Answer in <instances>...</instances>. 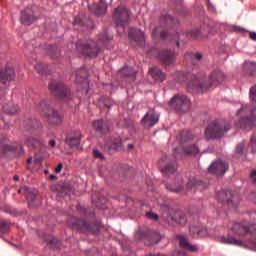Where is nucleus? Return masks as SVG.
I'll use <instances>...</instances> for the list:
<instances>
[{"label":"nucleus","mask_w":256,"mask_h":256,"mask_svg":"<svg viewBox=\"0 0 256 256\" xmlns=\"http://www.w3.org/2000/svg\"><path fill=\"white\" fill-rule=\"evenodd\" d=\"M85 93H89V91H88V90H86V91H85Z\"/></svg>","instance_id":"nucleus-64"},{"label":"nucleus","mask_w":256,"mask_h":256,"mask_svg":"<svg viewBox=\"0 0 256 256\" xmlns=\"http://www.w3.org/2000/svg\"><path fill=\"white\" fill-rule=\"evenodd\" d=\"M232 233H234L235 235H249V233H251L252 235H256V225L253 224H248L247 226V222H243V223H235L233 224L232 228Z\"/></svg>","instance_id":"nucleus-12"},{"label":"nucleus","mask_w":256,"mask_h":256,"mask_svg":"<svg viewBox=\"0 0 256 256\" xmlns=\"http://www.w3.org/2000/svg\"><path fill=\"white\" fill-rule=\"evenodd\" d=\"M237 117H239L240 127L245 131H251L253 127H256V109L253 110L249 105H242L237 111Z\"/></svg>","instance_id":"nucleus-4"},{"label":"nucleus","mask_w":256,"mask_h":256,"mask_svg":"<svg viewBox=\"0 0 256 256\" xmlns=\"http://www.w3.org/2000/svg\"><path fill=\"white\" fill-rule=\"evenodd\" d=\"M113 21L117 27H125L131 21V14L125 6H119L113 14Z\"/></svg>","instance_id":"nucleus-8"},{"label":"nucleus","mask_w":256,"mask_h":256,"mask_svg":"<svg viewBox=\"0 0 256 256\" xmlns=\"http://www.w3.org/2000/svg\"><path fill=\"white\" fill-rule=\"evenodd\" d=\"M216 198L218 199V201L226 203V205H228L230 209H233V207H237V205H239V199L237 198V196L233 195V192L229 190L216 191Z\"/></svg>","instance_id":"nucleus-11"},{"label":"nucleus","mask_w":256,"mask_h":256,"mask_svg":"<svg viewBox=\"0 0 256 256\" xmlns=\"http://www.w3.org/2000/svg\"><path fill=\"white\" fill-rule=\"evenodd\" d=\"M160 23H163V27H168L173 25V17L170 15L161 16Z\"/></svg>","instance_id":"nucleus-32"},{"label":"nucleus","mask_w":256,"mask_h":256,"mask_svg":"<svg viewBox=\"0 0 256 256\" xmlns=\"http://www.w3.org/2000/svg\"><path fill=\"white\" fill-rule=\"evenodd\" d=\"M38 111L40 115L49 123L50 125H57L63 122V115L58 114L57 111L51 109V105L46 100H42L39 103Z\"/></svg>","instance_id":"nucleus-5"},{"label":"nucleus","mask_w":256,"mask_h":256,"mask_svg":"<svg viewBox=\"0 0 256 256\" xmlns=\"http://www.w3.org/2000/svg\"><path fill=\"white\" fill-rule=\"evenodd\" d=\"M228 170H229V163L221 159L216 160L208 167L209 173H212V175H218V176H221L224 173H227Z\"/></svg>","instance_id":"nucleus-13"},{"label":"nucleus","mask_w":256,"mask_h":256,"mask_svg":"<svg viewBox=\"0 0 256 256\" xmlns=\"http://www.w3.org/2000/svg\"><path fill=\"white\" fill-rule=\"evenodd\" d=\"M190 233L193 235V237L199 235L200 233H203V230L197 228V227H191Z\"/></svg>","instance_id":"nucleus-36"},{"label":"nucleus","mask_w":256,"mask_h":256,"mask_svg":"<svg viewBox=\"0 0 256 256\" xmlns=\"http://www.w3.org/2000/svg\"><path fill=\"white\" fill-rule=\"evenodd\" d=\"M49 90L53 95H56V97H60V99L71 97V91L65 87V84L56 80L50 81Z\"/></svg>","instance_id":"nucleus-10"},{"label":"nucleus","mask_w":256,"mask_h":256,"mask_svg":"<svg viewBox=\"0 0 256 256\" xmlns=\"http://www.w3.org/2000/svg\"><path fill=\"white\" fill-rule=\"evenodd\" d=\"M10 225L11 223H9L8 221L2 220L0 222V229L4 231V229H7Z\"/></svg>","instance_id":"nucleus-41"},{"label":"nucleus","mask_w":256,"mask_h":256,"mask_svg":"<svg viewBox=\"0 0 256 256\" xmlns=\"http://www.w3.org/2000/svg\"><path fill=\"white\" fill-rule=\"evenodd\" d=\"M34 68L36 71H38V73H40V75H45V67L43 65L38 63L34 66Z\"/></svg>","instance_id":"nucleus-37"},{"label":"nucleus","mask_w":256,"mask_h":256,"mask_svg":"<svg viewBox=\"0 0 256 256\" xmlns=\"http://www.w3.org/2000/svg\"><path fill=\"white\" fill-rule=\"evenodd\" d=\"M175 155H177V150H175Z\"/></svg>","instance_id":"nucleus-61"},{"label":"nucleus","mask_w":256,"mask_h":256,"mask_svg":"<svg viewBox=\"0 0 256 256\" xmlns=\"http://www.w3.org/2000/svg\"><path fill=\"white\" fill-rule=\"evenodd\" d=\"M74 25H83V21H81L80 17H75L74 19Z\"/></svg>","instance_id":"nucleus-48"},{"label":"nucleus","mask_w":256,"mask_h":256,"mask_svg":"<svg viewBox=\"0 0 256 256\" xmlns=\"http://www.w3.org/2000/svg\"><path fill=\"white\" fill-rule=\"evenodd\" d=\"M92 125L97 133H107L109 131V121L96 120Z\"/></svg>","instance_id":"nucleus-23"},{"label":"nucleus","mask_w":256,"mask_h":256,"mask_svg":"<svg viewBox=\"0 0 256 256\" xmlns=\"http://www.w3.org/2000/svg\"><path fill=\"white\" fill-rule=\"evenodd\" d=\"M89 9L92 11V13H94V15H105L107 13V4L105 1L100 0L97 5L89 6Z\"/></svg>","instance_id":"nucleus-21"},{"label":"nucleus","mask_w":256,"mask_h":256,"mask_svg":"<svg viewBox=\"0 0 256 256\" xmlns=\"http://www.w3.org/2000/svg\"><path fill=\"white\" fill-rule=\"evenodd\" d=\"M113 40V36L110 34L104 33L100 35V40L98 44L93 40H80L75 47L81 55H85L86 57H97L99 55V45H107L109 41Z\"/></svg>","instance_id":"nucleus-1"},{"label":"nucleus","mask_w":256,"mask_h":256,"mask_svg":"<svg viewBox=\"0 0 256 256\" xmlns=\"http://www.w3.org/2000/svg\"><path fill=\"white\" fill-rule=\"evenodd\" d=\"M222 242H224L226 245H237L238 247L241 246V241L235 239L233 236L222 237Z\"/></svg>","instance_id":"nucleus-29"},{"label":"nucleus","mask_w":256,"mask_h":256,"mask_svg":"<svg viewBox=\"0 0 256 256\" xmlns=\"http://www.w3.org/2000/svg\"><path fill=\"white\" fill-rule=\"evenodd\" d=\"M249 149H250L251 153H255V151H256V137L255 136H253L250 139Z\"/></svg>","instance_id":"nucleus-34"},{"label":"nucleus","mask_w":256,"mask_h":256,"mask_svg":"<svg viewBox=\"0 0 256 256\" xmlns=\"http://www.w3.org/2000/svg\"><path fill=\"white\" fill-rule=\"evenodd\" d=\"M134 147H135L134 144H129V145H128V149H133Z\"/></svg>","instance_id":"nucleus-56"},{"label":"nucleus","mask_w":256,"mask_h":256,"mask_svg":"<svg viewBox=\"0 0 256 256\" xmlns=\"http://www.w3.org/2000/svg\"><path fill=\"white\" fill-rule=\"evenodd\" d=\"M130 33H143V31H141L137 28H130Z\"/></svg>","instance_id":"nucleus-49"},{"label":"nucleus","mask_w":256,"mask_h":256,"mask_svg":"<svg viewBox=\"0 0 256 256\" xmlns=\"http://www.w3.org/2000/svg\"><path fill=\"white\" fill-rule=\"evenodd\" d=\"M128 37L130 41H135L139 45H143V43L145 42V34L143 33H132L129 34Z\"/></svg>","instance_id":"nucleus-27"},{"label":"nucleus","mask_w":256,"mask_h":256,"mask_svg":"<svg viewBox=\"0 0 256 256\" xmlns=\"http://www.w3.org/2000/svg\"><path fill=\"white\" fill-rule=\"evenodd\" d=\"M231 130V124L225 120H214L208 124L205 130V137L211 139H221L225 133Z\"/></svg>","instance_id":"nucleus-3"},{"label":"nucleus","mask_w":256,"mask_h":256,"mask_svg":"<svg viewBox=\"0 0 256 256\" xmlns=\"http://www.w3.org/2000/svg\"><path fill=\"white\" fill-rule=\"evenodd\" d=\"M250 99L256 102V89L255 87L250 88Z\"/></svg>","instance_id":"nucleus-42"},{"label":"nucleus","mask_w":256,"mask_h":256,"mask_svg":"<svg viewBox=\"0 0 256 256\" xmlns=\"http://www.w3.org/2000/svg\"><path fill=\"white\" fill-rule=\"evenodd\" d=\"M166 188L168 189V191H173L174 193H179V191L182 189V186L166 185Z\"/></svg>","instance_id":"nucleus-35"},{"label":"nucleus","mask_w":256,"mask_h":256,"mask_svg":"<svg viewBox=\"0 0 256 256\" xmlns=\"http://www.w3.org/2000/svg\"><path fill=\"white\" fill-rule=\"evenodd\" d=\"M110 149H114V151H121L123 149V142L120 137L113 140L110 145Z\"/></svg>","instance_id":"nucleus-30"},{"label":"nucleus","mask_w":256,"mask_h":256,"mask_svg":"<svg viewBox=\"0 0 256 256\" xmlns=\"http://www.w3.org/2000/svg\"><path fill=\"white\" fill-rule=\"evenodd\" d=\"M25 143L28 145V147H41L43 145V142L41 140L28 136L25 138Z\"/></svg>","instance_id":"nucleus-28"},{"label":"nucleus","mask_w":256,"mask_h":256,"mask_svg":"<svg viewBox=\"0 0 256 256\" xmlns=\"http://www.w3.org/2000/svg\"><path fill=\"white\" fill-rule=\"evenodd\" d=\"M15 77V69L11 66H7L1 69L0 71V83L7 86V84L13 81Z\"/></svg>","instance_id":"nucleus-16"},{"label":"nucleus","mask_w":256,"mask_h":256,"mask_svg":"<svg viewBox=\"0 0 256 256\" xmlns=\"http://www.w3.org/2000/svg\"><path fill=\"white\" fill-rule=\"evenodd\" d=\"M184 153L186 155H199V147H197L196 145L187 146L184 149Z\"/></svg>","instance_id":"nucleus-31"},{"label":"nucleus","mask_w":256,"mask_h":256,"mask_svg":"<svg viewBox=\"0 0 256 256\" xmlns=\"http://www.w3.org/2000/svg\"><path fill=\"white\" fill-rule=\"evenodd\" d=\"M150 29L153 33H165L163 30H160L159 27H156L155 24H151Z\"/></svg>","instance_id":"nucleus-44"},{"label":"nucleus","mask_w":256,"mask_h":256,"mask_svg":"<svg viewBox=\"0 0 256 256\" xmlns=\"http://www.w3.org/2000/svg\"><path fill=\"white\" fill-rule=\"evenodd\" d=\"M142 125L145 127H155L159 123V113L155 110H150L141 120Z\"/></svg>","instance_id":"nucleus-15"},{"label":"nucleus","mask_w":256,"mask_h":256,"mask_svg":"<svg viewBox=\"0 0 256 256\" xmlns=\"http://www.w3.org/2000/svg\"><path fill=\"white\" fill-rule=\"evenodd\" d=\"M20 20L22 25H32V23H35V21H37V17H35V14L33 13V9L26 8L22 12Z\"/></svg>","instance_id":"nucleus-18"},{"label":"nucleus","mask_w":256,"mask_h":256,"mask_svg":"<svg viewBox=\"0 0 256 256\" xmlns=\"http://www.w3.org/2000/svg\"><path fill=\"white\" fill-rule=\"evenodd\" d=\"M55 145H56L55 140H51V141H50V146H51V147H55Z\"/></svg>","instance_id":"nucleus-53"},{"label":"nucleus","mask_w":256,"mask_h":256,"mask_svg":"<svg viewBox=\"0 0 256 256\" xmlns=\"http://www.w3.org/2000/svg\"><path fill=\"white\" fill-rule=\"evenodd\" d=\"M62 170H63V164H59L56 168V173H61Z\"/></svg>","instance_id":"nucleus-51"},{"label":"nucleus","mask_w":256,"mask_h":256,"mask_svg":"<svg viewBox=\"0 0 256 256\" xmlns=\"http://www.w3.org/2000/svg\"><path fill=\"white\" fill-rule=\"evenodd\" d=\"M234 31L236 33H247V30L241 28V27H234Z\"/></svg>","instance_id":"nucleus-47"},{"label":"nucleus","mask_w":256,"mask_h":256,"mask_svg":"<svg viewBox=\"0 0 256 256\" xmlns=\"http://www.w3.org/2000/svg\"><path fill=\"white\" fill-rule=\"evenodd\" d=\"M167 35L169 34H161V37L164 38V37H167Z\"/></svg>","instance_id":"nucleus-60"},{"label":"nucleus","mask_w":256,"mask_h":256,"mask_svg":"<svg viewBox=\"0 0 256 256\" xmlns=\"http://www.w3.org/2000/svg\"><path fill=\"white\" fill-rule=\"evenodd\" d=\"M244 148H245V143L238 144L236 147V153H238L239 155H242Z\"/></svg>","instance_id":"nucleus-40"},{"label":"nucleus","mask_w":256,"mask_h":256,"mask_svg":"<svg viewBox=\"0 0 256 256\" xmlns=\"http://www.w3.org/2000/svg\"><path fill=\"white\" fill-rule=\"evenodd\" d=\"M251 179H252L253 183L256 184V171L251 173Z\"/></svg>","instance_id":"nucleus-50"},{"label":"nucleus","mask_w":256,"mask_h":256,"mask_svg":"<svg viewBox=\"0 0 256 256\" xmlns=\"http://www.w3.org/2000/svg\"><path fill=\"white\" fill-rule=\"evenodd\" d=\"M93 154L96 159H103V155L98 150H95Z\"/></svg>","instance_id":"nucleus-46"},{"label":"nucleus","mask_w":256,"mask_h":256,"mask_svg":"<svg viewBox=\"0 0 256 256\" xmlns=\"http://www.w3.org/2000/svg\"><path fill=\"white\" fill-rule=\"evenodd\" d=\"M250 39H252V41H256V33H250Z\"/></svg>","instance_id":"nucleus-52"},{"label":"nucleus","mask_w":256,"mask_h":256,"mask_svg":"<svg viewBox=\"0 0 256 256\" xmlns=\"http://www.w3.org/2000/svg\"><path fill=\"white\" fill-rule=\"evenodd\" d=\"M27 201H35V192L31 191L29 187H25Z\"/></svg>","instance_id":"nucleus-33"},{"label":"nucleus","mask_w":256,"mask_h":256,"mask_svg":"<svg viewBox=\"0 0 256 256\" xmlns=\"http://www.w3.org/2000/svg\"><path fill=\"white\" fill-rule=\"evenodd\" d=\"M159 241H161V237H159L156 241H154V242H152V243L157 244V243H159Z\"/></svg>","instance_id":"nucleus-57"},{"label":"nucleus","mask_w":256,"mask_h":256,"mask_svg":"<svg viewBox=\"0 0 256 256\" xmlns=\"http://www.w3.org/2000/svg\"><path fill=\"white\" fill-rule=\"evenodd\" d=\"M180 247L187 249V251H197V246L189 243V240L185 236H177Z\"/></svg>","instance_id":"nucleus-25"},{"label":"nucleus","mask_w":256,"mask_h":256,"mask_svg":"<svg viewBox=\"0 0 256 256\" xmlns=\"http://www.w3.org/2000/svg\"><path fill=\"white\" fill-rule=\"evenodd\" d=\"M170 107H173L176 111H181L182 113H186L191 109V100L183 95L178 94L175 95L169 102Z\"/></svg>","instance_id":"nucleus-7"},{"label":"nucleus","mask_w":256,"mask_h":256,"mask_svg":"<svg viewBox=\"0 0 256 256\" xmlns=\"http://www.w3.org/2000/svg\"><path fill=\"white\" fill-rule=\"evenodd\" d=\"M81 137V132L73 131L66 136L65 143L72 149H79V145H81Z\"/></svg>","instance_id":"nucleus-17"},{"label":"nucleus","mask_w":256,"mask_h":256,"mask_svg":"<svg viewBox=\"0 0 256 256\" xmlns=\"http://www.w3.org/2000/svg\"><path fill=\"white\" fill-rule=\"evenodd\" d=\"M136 237H137V239H143V236H141V233H139V232L136 234Z\"/></svg>","instance_id":"nucleus-54"},{"label":"nucleus","mask_w":256,"mask_h":256,"mask_svg":"<svg viewBox=\"0 0 256 256\" xmlns=\"http://www.w3.org/2000/svg\"><path fill=\"white\" fill-rule=\"evenodd\" d=\"M50 179H57V176L55 174H51Z\"/></svg>","instance_id":"nucleus-55"},{"label":"nucleus","mask_w":256,"mask_h":256,"mask_svg":"<svg viewBox=\"0 0 256 256\" xmlns=\"http://www.w3.org/2000/svg\"><path fill=\"white\" fill-rule=\"evenodd\" d=\"M33 162V158H28L27 159V163H32Z\"/></svg>","instance_id":"nucleus-58"},{"label":"nucleus","mask_w":256,"mask_h":256,"mask_svg":"<svg viewBox=\"0 0 256 256\" xmlns=\"http://www.w3.org/2000/svg\"><path fill=\"white\" fill-rule=\"evenodd\" d=\"M21 151H23V147H20Z\"/></svg>","instance_id":"nucleus-62"},{"label":"nucleus","mask_w":256,"mask_h":256,"mask_svg":"<svg viewBox=\"0 0 256 256\" xmlns=\"http://www.w3.org/2000/svg\"><path fill=\"white\" fill-rule=\"evenodd\" d=\"M162 217L172 225H185V223H187V219H185L183 213L177 210L167 209V211L162 214Z\"/></svg>","instance_id":"nucleus-9"},{"label":"nucleus","mask_w":256,"mask_h":256,"mask_svg":"<svg viewBox=\"0 0 256 256\" xmlns=\"http://www.w3.org/2000/svg\"><path fill=\"white\" fill-rule=\"evenodd\" d=\"M119 74L122 79H125L126 77H128L130 81H135V79H137V72L135 71V68L131 66L122 68L119 71Z\"/></svg>","instance_id":"nucleus-20"},{"label":"nucleus","mask_w":256,"mask_h":256,"mask_svg":"<svg viewBox=\"0 0 256 256\" xmlns=\"http://www.w3.org/2000/svg\"><path fill=\"white\" fill-rule=\"evenodd\" d=\"M171 37L177 47H180L181 43H189V41H196L199 43L207 39V35L203 33H174Z\"/></svg>","instance_id":"nucleus-6"},{"label":"nucleus","mask_w":256,"mask_h":256,"mask_svg":"<svg viewBox=\"0 0 256 256\" xmlns=\"http://www.w3.org/2000/svg\"><path fill=\"white\" fill-rule=\"evenodd\" d=\"M147 217H149V219H153V221H157L159 219V216L155 213H148Z\"/></svg>","instance_id":"nucleus-45"},{"label":"nucleus","mask_w":256,"mask_h":256,"mask_svg":"<svg viewBox=\"0 0 256 256\" xmlns=\"http://www.w3.org/2000/svg\"><path fill=\"white\" fill-rule=\"evenodd\" d=\"M182 137L184 138V141H193V133L191 132H186Z\"/></svg>","instance_id":"nucleus-39"},{"label":"nucleus","mask_w":256,"mask_h":256,"mask_svg":"<svg viewBox=\"0 0 256 256\" xmlns=\"http://www.w3.org/2000/svg\"><path fill=\"white\" fill-rule=\"evenodd\" d=\"M197 185H199V182L197 180H195V178H191L188 181V186L187 187H188V189H191L192 187H195Z\"/></svg>","instance_id":"nucleus-38"},{"label":"nucleus","mask_w":256,"mask_h":256,"mask_svg":"<svg viewBox=\"0 0 256 256\" xmlns=\"http://www.w3.org/2000/svg\"><path fill=\"white\" fill-rule=\"evenodd\" d=\"M2 109L7 115H15L19 111V106L13 102H8L2 106Z\"/></svg>","instance_id":"nucleus-26"},{"label":"nucleus","mask_w":256,"mask_h":256,"mask_svg":"<svg viewBox=\"0 0 256 256\" xmlns=\"http://www.w3.org/2000/svg\"><path fill=\"white\" fill-rule=\"evenodd\" d=\"M187 79L191 78L192 80V87L197 91H205V89H209L211 87H215L217 83H223L225 81V74L221 70H216L211 73L209 81L205 82V75H195L191 73L186 74Z\"/></svg>","instance_id":"nucleus-2"},{"label":"nucleus","mask_w":256,"mask_h":256,"mask_svg":"<svg viewBox=\"0 0 256 256\" xmlns=\"http://www.w3.org/2000/svg\"><path fill=\"white\" fill-rule=\"evenodd\" d=\"M149 73L151 77L154 79V81H158V83H163V81H165V73L163 72L162 69L157 67H152L149 70Z\"/></svg>","instance_id":"nucleus-22"},{"label":"nucleus","mask_w":256,"mask_h":256,"mask_svg":"<svg viewBox=\"0 0 256 256\" xmlns=\"http://www.w3.org/2000/svg\"><path fill=\"white\" fill-rule=\"evenodd\" d=\"M175 253H176V254H179V251H176Z\"/></svg>","instance_id":"nucleus-63"},{"label":"nucleus","mask_w":256,"mask_h":256,"mask_svg":"<svg viewBox=\"0 0 256 256\" xmlns=\"http://www.w3.org/2000/svg\"><path fill=\"white\" fill-rule=\"evenodd\" d=\"M14 181H19V176H14Z\"/></svg>","instance_id":"nucleus-59"},{"label":"nucleus","mask_w":256,"mask_h":256,"mask_svg":"<svg viewBox=\"0 0 256 256\" xmlns=\"http://www.w3.org/2000/svg\"><path fill=\"white\" fill-rule=\"evenodd\" d=\"M176 55L175 51L167 50L159 54V59L165 65H172V63H175Z\"/></svg>","instance_id":"nucleus-19"},{"label":"nucleus","mask_w":256,"mask_h":256,"mask_svg":"<svg viewBox=\"0 0 256 256\" xmlns=\"http://www.w3.org/2000/svg\"><path fill=\"white\" fill-rule=\"evenodd\" d=\"M102 103L104 105V107H113V100L108 99V100H102Z\"/></svg>","instance_id":"nucleus-43"},{"label":"nucleus","mask_w":256,"mask_h":256,"mask_svg":"<svg viewBox=\"0 0 256 256\" xmlns=\"http://www.w3.org/2000/svg\"><path fill=\"white\" fill-rule=\"evenodd\" d=\"M160 170L163 175H173L177 171V164L166 156L160 161Z\"/></svg>","instance_id":"nucleus-14"},{"label":"nucleus","mask_w":256,"mask_h":256,"mask_svg":"<svg viewBox=\"0 0 256 256\" xmlns=\"http://www.w3.org/2000/svg\"><path fill=\"white\" fill-rule=\"evenodd\" d=\"M203 59V54L197 53L194 54L192 52H187L185 54V60L190 63V65H199V61Z\"/></svg>","instance_id":"nucleus-24"}]
</instances>
